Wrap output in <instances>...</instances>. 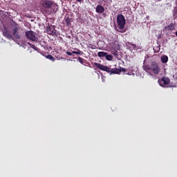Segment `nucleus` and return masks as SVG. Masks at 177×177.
<instances>
[{"instance_id": "f257e3e1", "label": "nucleus", "mask_w": 177, "mask_h": 177, "mask_svg": "<svg viewBox=\"0 0 177 177\" xmlns=\"http://www.w3.org/2000/svg\"><path fill=\"white\" fill-rule=\"evenodd\" d=\"M94 66L98 68L99 70H101L102 71H106V73H109L111 75L112 74H120V73H125L127 71V69L125 68L120 67V68H111L107 66H104L97 62L94 63Z\"/></svg>"}, {"instance_id": "f03ea898", "label": "nucleus", "mask_w": 177, "mask_h": 177, "mask_svg": "<svg viewBox=\"0 0 177 177\" xmlns=\"http://www.w3.org/2000/svg\"><path fill=\"white\" fill-rule=\"evenodd\" d=\"M145 70L150 71L151 73H152V74H154L155 75H158V74H160V72L161 71L160 66H158V64L156 62H152L150 63V64L147 65L145 66Z\"/></svg>"}, {"instance_id": "7ed1b4c3", "label": "nucleus", "mask_w": 177, "mask_h": 177, "mask_svg": "<svg viewBox=\"0 0 177 177\" xmlns=\"http://www.w3.org/2000/svg\"><path fill=\"white\" fill-rule=\"evenodd\" d=\"M24 35V29L22 27L15 26L12 29V38L14 39H20Z\"/></svg>"}, {"instance_id": "20e7f679", "label": "nucleus", "mask_w": 177, "mask_h": 177, "mask_svg": "<svg viewBox=\"0 0 177 177\" xmlns=\"http://www.w3.org/2000/svg\"><path fill=\"white\" fill-rule=\"evenodd\" d=\"M25 37L28 41H32V42H37L38 41V37H37V33L32 30H27L25 32Z\"/></svg>"}, {"instance_id": "39448f33", "label": "nucleus", "mask_w": 177, "mask_h": 177, "mask_svg": "<svg viewBox=\"0 0 177 177\" xmlns=\"http://www.w3.org/2000/svg\"><path fill=\"white\" fill-rule=\"evenodd\" d=\"M117 23L118 26H119L120 30H124L125 28V24L127 21H125V17L124 15L119 14L117 16Z\"/></svg>"}, {"instance_id": "423d86ee", "label": "nucleus", "mask_w": 177, "mask_h": 177, "mask_svg": "<svg viewBox=\"0 0 177 177\" xmlns=\"http://www.w3.org/2000/svg\"><path fill=\"white\" fill-rule=\"evenodd\" d=\"M3 37H6V38H7V39H9L10 41H11V39H13V35H12L10 33V30L4 28L3 31Z\"/></svg>"}, {"instance_id": "0eeeda50", "label": "nucleus", "mask_w": 177, "mask_h": 177, "mask_svg": "<svg viewBox=\"0 0 177 177\" xmlns=\"http://www.w3.org/2000/svg\"><path fill=\"white\" fill-rule=\"evenodd\" d=\"M53 5V1H50L49 0H44L42 2V6L44 8H46L47 9H49Z\"/></svg>"}, {"instance_id": "6e6552de", "label": "nucleus", "mask_w": 177, "mask_h": 177, "mask_svg": "<svg viewBox=\"0 0 177 177\" xmlns=\"http://www.w3.org/2000/svg\"><path fill=\"white\" fill-rule=\"evenodd\" d=\"M174 30H175V24L171 23L169 26L164 28L163 31H174Z\"/></svg>"}, {"instance_id": "1a4fd4ad", "label": "nucleus", "mask_w": 177, "mask_h": 177, "mask_svg": "<svg viewBox=\"0 0 177 177\" xmlns=\"http://www.w3.org/2000/svg\"><path fill=\"white\" fill-rule=\"evenodd\" d=\"M73 22V19L70 18V17L67 16L64 17V23L66 27H71V23Z\"/></svg>"}, {"instance_id": "9d476101", "label": "nucleus", "mask_w": 177, "mask_h": 177, "mask_svg": "<svg viewBox=\"0 0 177 177\" xmlns=\"http://www.w3.org/2000/svg\"><path fill=\"white\" fill-rule=\"evenodd\" d=\"M161 82L163 84V85H168V84L170 82L169 78L163 77L161 79Z\"/></svg>"}, {"instance_id": "9b49d317", "label": "nucleus", "mask_w": 177, "mask_h": 177, "mask_svg": "<svg viewBox=\"0 0 177 177\" xmlns=\"http://www.w3.org/2000/svg\"><path fill=\"white\" fill-rule=\"evenodd\" d=\"M95 10L97 13H103V12H104V7L100 5L97 6Z\"/></svg>"}, {"instance_id": "f8f14e48", "label": "nucleus", "mask_w": 177, "mask_h": 177, "mask_svg": "<svg viewBox=\"0 0 177 177\" xmlns=\"http://www.w3.org/2000/svg\"><path fill=\"white\" fill-rule=\"evenodd\" d=\"M76 51H72V53L74 55H84V52L81 51V50L78 48H75Z\"/></svg>"}, {"instance_id": "ddd939ff", "label": "nucleus", "mask_w": 177, "mask_h": 177, "mask_svg": "<svg viewBox=\"0 0 177 177\" xmlns=\"http://www.w3.org/2000/svg\"><path fill=\"white\" fill-rule=\"evenodd\" d=\"M160 60L162 63H167L168 62V56L167 55L162 56L160 58Z\"/></svg>"}, {"instance_id": "4468645a", "label": "nucleus", "mask_w": 177, "mask_h": 177, "mask_svg": "<svg viewBox=\"0 0 177 177\" xmlns=\"http://www.w3.org/2000/svg\"><path fill=\"white\" fill-rule=\"evenodd\" d=\"M107 53H104L103 51H100L97 53L98 57H106V55Z\"/></svg>"}, {"instance_id": "2eb2a0df", "label": "nucleus", "mask_w": 177, "mask_h": 177, "mask_svg": "<svg viewBox=\"0 0 177 177\" xmlns=\"http://www.w3.org/2000/svg\"><path fill=\"white\" fill-rule=\"evenodd\" d=\"M105 58L110 62V61L113 60V55H108L106 53V55H105Z\"/></svg>"}, {"instance_id": "dca6fc26", "label": "nucleus", "mask_w": 177, "mask_h": 177, "mask_svg": "<svg viewBox=\"0 0 177 177\" xmlns=\"http://www.w3.org/2000/svg\"><path fill=\"white\" fill-rule=\"evenodd\" d=\"M46 59L51 60V62H55V57L53 56H52V55H48L46 56Z\"/></svg>"}, {"instance_id": "f3484780", "label": "nucleus", "mask_w": 177, "mask_h": 177, "mask_svg": "<svg viewBox=\"0 0 177 177\" xmlns=\"http://www.w3.org/2000/svg\"><path fill=\"white\" fill-rule=\"evenodd\" d=\"M28 45H29V46L30 48H32V49H34L35 50H37V49H38V48L37 46H35L34 44H32L31 43H28Z\"/></svg>"}, {"instance_id": "a211bd4d", "label": "nucleus", "mask_w": 177, "mask_h": 177, "mask_svg": "<svg viewBox=\"0 0 177 177\" xmlns=\"http://www.w3.org/2000/svg\"><path fill=\"white\" fill-rule=\"evenodd\" d=\"M78 62H80V64H84L85 63V59L84 58L79 57L77 59Z\"/></svg>"}, {"instance_id": "6ab92c4d", "label": "nucleus", "mask_w": 177, "mask_h": 177, "mask_svg": "<svg viewBox=\"0 0 177 177\" xmlns=\"http://www.w3.org/2000/svg\"><path fill=\"white\" fill-rule=\"evenodd\" d=\"M53 30V28H50V26L46 28V31H47V32H49V34H50V32H52Z\"/></svg>"}, {"instance_id": "aec40b11", "label": "nucleus", "mask_w": 177, "mask_h": 177, "mask_svg": "<svg viewBox=\"0 0 177 177\" xmlns=\"http://www.w3.org/2000/svg\"><path fill=\"white\" fill-rule=\"evenodd\" d=\"M49 34L51 35H56V30H55V28H53L51 32H50Z\"/></svg>"}, {"instance_id": "412c9836", "label": "nucleus", "mask_w": 177, "mask_h": 177, "mask_svg": "<svg viewBox=\"0 0 177 177\" xmlns=\"http://www.w3.org/2000/svg\"><path fill=\"white\" fill-rule=\"evenodd\" d=\"M66 55H68V56H73V54H74V53L72 52H69V51H66Z\"/></svg>"}, {"instance_id": "4be33fe9", "label": "nucleus", "mask_w": 177, "mask_h": 177, "mask_svg": "<svg viewBox=\"0 0 177 177\" xmlns=\"http://www.w3.org/2000/svg\"><path fill=\"white\" fill-rule=\"evenodd\" d=\"M131 45L132 46L133 48L136 49L137 48L136 44H131Z\"/></svg>"}, {"instance_id": "5701e85b", "label": "nucleus", "mask_w": 177, "mask_h": 177, "mask_svg": "<svg viewBox=\"0 0 177 177\" xmlns=\"http://www.w3.org/2000/svg\"><path fill=\"white\" fill-rule=\"evenodd\" d=\"M153 50H156V52H160V47H156V49L153 48Z\"/></svg>"}, {"instance_id": "b1692460", "label": "nucleus", "mask_w": 177, "mask_h": 177, "mask_svg": "<svg viewBox=\"0 0 177 177\" xmlns=\"http://www.w3.org/2000/svg\"><path fill=\"white\" fill-rule=\"evenodd\" d=\"M113 56H115V57H117L118 56V53H117V52H114L113 53Z\"/></svg>"}, {"instance_id": "393cba45", "label": "nucleus", "mask_w": 177, "mask_h": 177, "mask_svg": "<svg viewBox=\"0 0 177 177\" xmlns=\"http://www.w3.org/2000/svg\"><path fill=\"white\" fill-rule=\"evenodd\" d=\"M77 2H82V0H76Z\"/></svg>"}, {"instance_id": "a878e982", "label": "nucleus", "mask_w": 177, "mask_h": 177, "mask_svg": "<svg viewBox=\"0 0 177 177\" xmlns=\"http://www.w3.org/2000/svg\"><path fill=\"white\" fill-rule=\"evenodd\" d=\"M103 1V2H107V1H109V0H102Z\"/></svg>"}, {"instance_id": "bb28decb", "label": "nucleus", "mask_w": 177, "mask_h": 177, "mask_svg": "<svg viewBox=\"0 0 177 177\" xmlns=\"http://www.w3.org/2000/svg\"><path fill=\"white\" fill-rule=\"evenodd\" d=\"M174 17L175 19H176L177 15H174Z\"/></svg>"}, {"instance_id": "cd10ccee", "label": "nucleus", "mask_w": 177, "mask_h": 177, "mask_svg": "<svg viewBox=\"0 0 177 177\" xmlns=\"http://www.w3.org/2000/svg\"><path fill=\"white\" fill-rule=\"evenodd\" d=\"M103 82H104V79H103V77H102Z\"/></svg>"}]
</instances>
